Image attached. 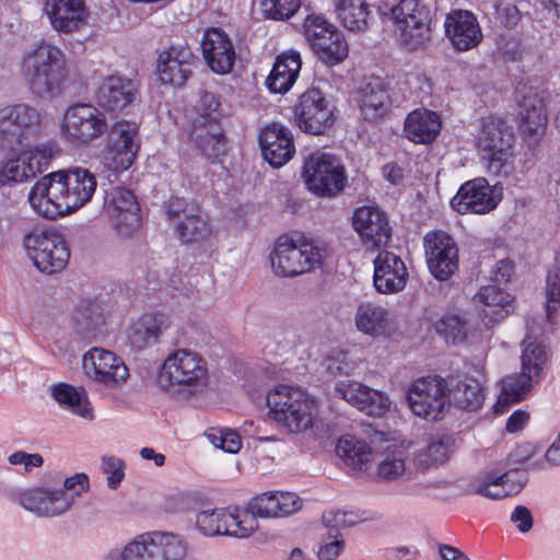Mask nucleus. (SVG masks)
Segmentation results:
<instances>
[{
	"mask_svg": "<svg viewBox=\"0 0 560 560\" xmlns=\"http://www.w3.org/2000/svg\"><path fill=\"white\" fill-rule=\"evenodd\" d=\"M445 34L453 46L460 51H466L477 46L482 33L475 15L469 11L454 10L446 15Z\"/></svg>",
	"mask_w": 560,
	"mask_h": 560,
	"instance_id": "obj_31",
	"label": "nucleus"
},
{
	"mask_svg": "<svg viewBox=\"0 0 560 560\" xmlns=\"http://www.w3.org/2000/svg\"><path fill=\"white\" fill-rule=\"evenodd\" d=\"M196 525L203 535H228L237 538L248 537L258 528L249 513L241 509H213L200 511L196 516Z\"/></svg>",
	"mask_w": 560,
	"mask_h": 560,
	"instance_id": "obj_17",
	"label": "nucleus"
},
{
	"mask_svg": "<svg viewBox=\"0 0 560 560\" xmlns=\"http://www.w3.org/2000/svg\"><path fill=\"white\" fill-rule=\"evenodd\" d=\"M269 418L287 432L299 434L311 429L316 419V405L298 387L280 385L267 394Z\"/></svg>",
	"mask_w": 560,
	"mask_h": 560,
	"instance_id": "obj_4",
	"label": "nucleus"
},
{
	"mask_svg": "<svg viewBox=\"0 0 560 560\" xmlns=\"http://www.w3.org/2000/svg\"><path fill=\"white\" fill-rule=\"evenodd\" d=\"M364 390L365 385L357 381H341L336 384V392L355 408L364 398Z\"/></svg>",
	"mask_w": 560,
	"mask_h": 560,
	"instance_id": "obj_62",
	"label": "nucleus"
},
{
	"mask_svg": "<svg viewBox=\"0 0 560 560\" xmlns=\"http://www.w3.org/2000/svg\"><path fill=\"white\" fill-rule=\"evenodd\" d=\"M106 115L91 103H75L66 108L60 132L73 145H89L108 132Z\"/></svg>",
	"mask_w": 560,
	"mask_h": 560,
	"instance_id": "obj_9",
	"label": "nucleus"
},
{
	"mask_svg": "<svg viewBox=\"0 0 560 560\" xmlns=\"http://www.w3.org/2000/svg\"><path fill=\"white\" fill-rule=\"evenodd\" d=\"M335 30L337 27L322 15L311 14L304 22L305 38L311 48L315 46V43L326 38Z\"/></svg>",
	"mask_w": 560,
	"mask_h": 560,
	"instance_id": "obj_54",
	"label": "nucleus"
},
{
	"mask_svg": "<svg viewBox=\"0 0 560 560\" xmlns=\"http://www.w3.org/2000/svg\"><path fill=\"white\" fill-rule=\"evenodd\" d=\"M275 492L276 504L279 506L277 508L278 517H285L301 510L302 500L296 493L279 491Z\"/></svg>",
	"mask_w": 560,
	"mask_h": 560,
	"instance_id": "obj_64",
	"label": "nucleus"
},
{
	"mask_svg": "<svg viewBox=\"0 0 560 560\" xmlns=\"http://www.w3.org/2000/svg\"><path fill=\"white\" fill-rule=\"evenodd\" d=\"M302 175L307 188L322 197L337 195L345 188L347 180L341 161L324 152H315L304 161Z\"/></svg>",
	"mask_w": 560,
	"mask_h": 560,
	"instance_id": "obj_13",
	"label": "nucleus"
},
{
	"mask_svg": "<svg viewBox=\"0 0 560 560\" xmlns=\"http://www.w3.org/2000/svg\"><path fill=\"white\" fill-rule=\"evenodd\" d=\"M383 15L393 22L398 40L407 50L423 49L431 42L433 14L422 0H399Z\"/></svg>",
	"mask_w": 560,
	"mask_h": 560,
	"instance_id": "obj_7",
	"label": "nucleus"
},
{
	"mask_svg": "<svg viewBox=\"0 0 560 560\" xmlns=\"http://www.w3.org/2000/svg\"><path fill=\"white\" fill-rule=\"evenodd\" d=\"M85 376L97 386L115 390L120 388L129 377V370L124 361L109 350L92 348L82 358Z\"/></svg>",
	"mask_w": 560,
	"mask_h": 560,
	"instance_id": "obj_18",
	"label": "nucleus"
},
{
	"mask_svg": "<svg viewBox=\"0 0 560 560\" xmlns=\"http://www.w3.org/2000/svg\"><path fill=\"white\" fill-rule=\"evenodd\" d=\"M546 316L551 319L560 304V268L555 267L548 271L546 281Z\"/></svg>",
	"mask_w": 560,
	"mask_h": 560,
	"instance_id": "obj_58",
	"label": "nucleus"
},
{
	"mask_svg": "<svg viewBox=\"0 0 560 560\" xmlns=\"http://www.w3.org/2000/svg\"><path fill=\"white\" fill-rule=\"evenodd\" d=\"M186 133L189 142L207 159L218 158L225 151L223 129L217 120L189 118Z\"/></svg>",
	"mask_w": 560,
	"mask_h": 560,
	"instance_id": "obj_27",
	"label": "nucleus"
},
{
	"mask_svg": "<svg viewBox=\"0 0 560 560\" xmlns=\"http://www.w3.org/2000/svg\"><path fill=\"white\" fill-rule=\"evenodd\" d=\"M520 105L522 133L534 139L542 137L547 126V115L541 100L536 94H530L524 96Z\"/></svg>",
	"mask_w": 560,
	"mask_h": 560,
	"instance_id": "obj_41",
	"label": "nucleus"
},
{
	"mask_svg": "<svg viewBox=\"0 0 560 560\" xmlns=\"http://www.w3.org/2000/svg\"><path fill=\"white\" fill-rule=\"evenodd\" d=\"M168 327V317L161 314H145L130 326L127 339L133 349L141 351L159 342Z\"/></svg>",
	"mask_w": 560,
	"mask_h": 560,
	"instance_id": "obj_33",
	"label": "nucleus"
},
{
	"mask_svg": "<svg viewBox=\"0 0 560 560\" xmlns=\"http://www.w3.org/2000/svg\"><path fill=\"white\" fill-rule=\"evenodd\" d=\"M362 117L369 121L383 118L390 107L388 84L380 77L364 79L357 92Z\"/></svg>",
	"mask_w": 560,
	"mask_h": 560,
	"instance_id": "obj_29",
	"label": "nucleus"
},
{
	"mask_svg": "<svg viewBox=\"0 0 560 560\" xmlns=\"http://www.w3.org/2000/svg\"><path fill=\"white\" fill-rule=\"evenodd\" d=\"M441 120L434 112L418 108L405 119L404 133L415 143L428 144L435 140L441 130Z\"/></svg>",
	"mask_w": 560,
	"mask_h": 560,
	"instance_id": "obj_34",
	"label": "nucleus"
},
{
	"mask_svg": "<svg viewBox=\"0 0 560 560\" xmlns=\"http://www.w3.org/2000/svg\"><path fill=\"white\" fill-rule=\"evenodd\" d=\"M158 385L162 392L175 399L188 401L199 398L210 386L208 362L192 349H175L161 364Z\"/></svg>",
	"mask_w": 560,
	"mask_h": 560,
	"instance_id": "obj_2",
	"label": "nucleus"
},
{
	"mask_svg": "<svg viewBox=\"0 0 560 560\" xmlns=\"http://www.w3.org/2000/svg\"><path fill=\"white\" fill-rule=\"evenodd\" d=\"M497 471L501 477L502 488L499 489L500 492L491 494L494 499H503L518 493L528 481V475L523 469H511L509 471L498 469Z\"/></svg>",
	"mask_w": 560,
	"mask_h": 560,
	"instance_id": "obj_52",
	"label": "nucleus"
},
{
	"mask_svg": "<svg viewBox=\"0 0 560 560\" xmlns=\"http://www.w3.org/2000/svg\"><path fill=\"white\" fill-rule=\"evenodd\" d=\"M354 230L370 248L386 246L392 237V226L386 213L378 207L358 208L352 218Z\"/></svg>",
	"mask_w": 560,
	"mask_h": 560,
	"instance_id": "obj_22",
	"label": "nucleus"
},
{
	"mask_svg": "<svg viewBox=\"0 0 560 560\" xmlns=\"http://www.w3.org/2000/svg\"><path fill=\"white\" fill-rule=\"evenodd\" d=\"M453 451V439L448 435H434L427 446V456L432 463L445 462Z\"/></svg>",
	"mask_w": 560,
	"mask_h": 560,
	"instance_id": "obj_60",
	"label": "nucleus"
},
{
	"mask_svg": "<svg viewBox=\"0 0 560 560\" xmlns=\"http://www.w3.org/2000/svg\"><path fill=\"white\" fill-rule=\"evenodd\" d=\"M322 520L325 533L331 535H342L341 529L352 527L357 523L352 513L334 510L325 512Z\"/></svg>",
	"mask_w": 560,
	"mask_h": 560,
	"instance_id": "obj_59",
	"label": "nucleus"
},
{
	"mask_svg": "<svg viewBox=\"0 0 560 560\" xmlns=\"http://www.w3.org/2000/svg\"><path fill=\"white\" fill-rule=\"evenodd\" d=\"M261 12L271 20H288L300 8V0H260Z\"/></svg>",
	"mask_w": 560,
	"mask_h": 560,
	"instance_id": "obj_55",
	"label": "nucleus"
},
{
	"mask_svg": "<svg viewBox=\"0 0 560 560\" xmlns=\"http://www.w3.org/2000/svg\"><path fill=\"white\" fill-rule=\"evenodd\" d=\"M96 187L93 173L86 168L73 167L42 177L32 187L28 201L39 215L54 220L86 205Z\"/></svg>",
	"mask_w": 560,
	"mask_h": 560,
	"instance_id": "obj_1",
	"label": "nucleus"
},
{
	"mask_svg": "<svg viewBox=\"0 0 560 560\" xmlns=\"http://www.w3.org/2000/svg\"><path fill=\"white\" fill-rule=\"evenodd\" d=\"M500 479L499 471L489 470L476 477L469 486L474 493L495 500L490 494L500 492L499 489L502 488Z\"/></svg>",
	"mask_w": 560,
	"mask_h": 560,
	"instance_id": "obj_57",
	"label": "nucleus"
},
{
	"mask_svg": "<svg viewBox=\"0 0 560 560\" xmlns=\"http://www.w3.org/2000/svg\"><path fill=\"white\" fill-rule=\"evenodd\" d=\"M325 255V248L312 242L296 245L288 236H280L270 254V260L276 275L294 277L319 266Z\"/></svg>",
	"mask_w": 560,
	"mask_h": 560,
	"instance_id": "obj_10",
	"label": "nucleus"
},
{
	"mask_svg": "<svg viewBox=\"0 0 560 560\" xmlns=\"http://www.w3.org/2000/svg\"><path fill=\"white\" fill-rule=\"evenodd\" d=\"M423 241L432 276L441 281L450 279L458 268V248L453 237L443 231H433Z\"/></svg>",
	"mask_w": 560,
	"mask_h": 560,
	"instance_id": "obj_21",
	"label": "nucleus"
},
{
	"mask_svg": "<svg viewBox=\"0 0 560 560\" xmlns=\"http://www.w3.org/2000/svg\"><path fill=\"white\" fill-rule=\"evenodd\" d=\"M186 545L173 533L153 530L137 535L120 551L121 560H183Z\"/></svg>",
	"mask_w": 560,
	"mask_h": 560,
	"instance_id": "obj_11",
	"label": "nucleus"
},
{
	"mask_svg": "<svg viewBox=\"0 0 560 560\" xmlns=\"http://www.w3.org/2000/svg\"><path fill=\"white\" fill-rule=\"evenodd\" d=\"M104 208L119 237H131L139 230L140 208L131 190L124 187L113 188L105 197Z\"/></svg>",
	"mask_w": 560,
	"mask_h": 560,
	"instance_id": "obj_20",
	"label": "nucleus"
},
{
	"mask_svg": "<svg viewBox=\"0 0 560 560\" xmlns=\"http://www.w3.org/2000/svg\"><path fill=\"white\" fill-rule=\"evenodd\" d=\"M448 394L459 408L467 411L480 409L485 401L483 388L474 377L463 378Z\"/></svg>",
	"mask_w": 560,
	"mask_h": 560,
	"instance_id": "obj_46",
	"label": "nucleus"
},
{
	"mask_svg": "<svg viewBox=\"0 0 560 560\" xmlns=\"http://www.w3.org/2000/svg\"><path fill=\"white\" fill-rule=\"evenodd\" d=\"M302 66L301 57L295 51H289L277 57L273 68L266 80V85L272 93H287L295 82Z\"/></svg>",
	"mask_w": 560,
	"mask_h": 560,
	"instance_id": "obj_36",
	"label": "nucleus"
},
{
	"mask_svg": "<svg viewBox=\"0 0 560 560\" xmlns=\"http://www.w3.org/2000/svg\"><path fill=\"white\" fill-rule=\"evenodd\" d=\"M202 56L210 69L219 74L229 73L235 61V49L229 35L221 28H209L201 39Z\"/></svg>",
	"mask_w": 560,
	"mask_h": 560,
	"instance_id": "obj_26",
	"label": "nucleus"
},
{
	"mask_svg": "<svg viewBox=\"0 0 560 560\" xmlns=\"http://www.w3.org/2000/svg\"><path fill=\"white\" fill-rule=\"evenodd\" d=\"M407 459L408 453L404 447L388 450L377 463V477L386 481L398 479L406 471Z\"/></svg>",
	"mask_w": 560,
	"mask_h": 560,
	"instance_id": "obj_48",
	"label": "nucleus"
},
{
	"mask_svg": "<svg viewBox=\"0 0 560 560\" xmlns=\"http://www.w3.org/2000/svg\"><path fill=\"white\" fill-rule=\"evenodd\" d=\"M194 61L195 56L188 46H171L158 59L160 81L172 86H183L192 73Z\"/></svg>",
	"mask_w": 560,
	"mask_h": 560,
	"instance_id": "obj_25",
	"label": "nucleus"
},
{
	"mask_svg": "<svg viewBox=\"0 0 560 560\" xmlns=\"http://www.w3.org/2000/svg\"><path fill=\"white\" fill-rule=\"evenodd\" d=\"M435 330L447 343H460L467 336L466 322L454 314L442 316L435 323Z\"/></svg>",
	"mask_w": 560,
	"mask_h": 560,
	"instance_id": "obj_49",
	"label": "nucleus"
},
{
	"mask_svg": "<svg viewBox=\"0 0 560 560\" xmlns=\"http://www.w3.org/2000/svg\"><path fill=\"white\" fill-rule=\"evenodd\" d=\"M211 444L228 453H236L241 447V439L234 431H215L207 434Z\"/></svg>",
	"mask_w": 560,
	"mask_h": 560,
	"instance_id": "obj_61",
	"label": "nucleus"
},
{
	"mask_svg": "<svg viewBox=\"0 0 560 560\" xmlns=\"http://www.w3.org/2000/svg\"><path fill=\"white\" fill-rule=\"evenodd\" d=\"M102 468L104 474L107 475V486L110 489H116L125 476L124 462L113 456H104L102 458Z\"/></svg>",
	"mask_w": 560,
	"mask_h": 560,
	"instance_id": "obj_63",
	"label": "nucleus"
},
{
	"mask_svg": "<svg viewBox=\"0 0 560 560\" xmlns=\"http://www.w3.org/2000/svg\"><path fill=\"white\" fill-rule=\"evenodd\" d=\"M475 301L482 304L481 315L489 323H498L514 310L513 298L497 285H487L475 295Z\"/></svg>",
	"mask_w": 560,
	"mask_h": 560,
	"instance_id": "obj_37",
	"label": "nucleus"
},
{
	"mask_svg": "<svg viewBox=\"0 0 560 560\" xmlns=\"http://www.w3.org/2000/svg\"><path fill=\"white\" fill-rule=\"evenodd\" d=\"M259 144L264 159L273 167L285 164L295 152L291 131L278 122H272L261 130Z\"/></svg>",
	"mask_w": 560,
	"mask_h": 560,
	"instance_id": "obj_30",
	"label": "nucleus"
},
{
	"mask_svg": "<svg viewBox=\"0 0 560 560\" xmlns=\"http://www.w3.org/2000/svg\"><path fill=\"white\" fill-rule=\"evenodd\" d=\"M354 322L361 332L380 337L389 329L392 317L386 307L373 302H363L355 311Z\"/></svg>",
	"mask_w": 560,
	"mask_h": 560,
	"instance_id": "obj_38",
	"label": "nucleus"
},
{
	"mask_svg": "<svg viewBox=\"0 0 560 560\" xmlns=\"http://www.w3.org/2000/svg\"><path fill=\"white\" fill-rule=\"evenodd\" d=\"M44 11L52 28L63 34L83 28L90 15L84 0H45Z\"/></svg>",
	"mask_w": 560,
	"mask_h": 560,
	"instance_id": "obj_24",
	"label": "nucleus"
},
{
	"mask_svg": "<svg viewBox=\"0 0 560 560\" xmlns=\"http://www.w3.org/2000/svg\"><path fill=\"white\" fill-rule=\"evenodd\" d=\"M16 153L15 158L9 159L0 167V184L9 182H26L43 173L49 165L52 158L59 153L55 142H47L25 150H11Z\"/></svg>",
	"mask_w": 560,
	"mask_h": 560,
	"instance_id": "obj_16",
	"label": "nucleus"
},
{
	"mask_svg": "<svg viewBox=\"0 0 560 560\" xmlns=\"http://www.w3.org/2000/svg\"><path fill=\"white\" fill-rule=\"evenodd\" d=\"M346 548L343 535L322 534L316 552L318 560H337Z\"/></svg>",
	"mask_w": 560,
	"mask_h": 560,
	"instance_id": "obj_56",
	"label": "nucleus"
},
{
	"mask_svg": "<svg viewBox=\"0 0 560 560\" xmlns=\"http://www.w3.org/2000/svg\"><path fill=\"white\" fill-rule=\"evenodd\" d=\"M390 405L387 394L365 385L364 398L357 409L370 417L381 418L390 409Z\"/></svg>",
	"mask_w": 560,
	"mask_h": 560,
	"instance_id": "obj_50",
	"label": "nucleus"
},
{
	"mask_svg": "<svg viewBox=\"0 0 560 560\" xmlns=\"http://www.w3.org/2000/svg\"><path fill=\"white\" fill-rule=\"evenodd\" d=\"M334 121L332 107L318 89L306 90L294 106V122L303 132L322 135Z\"/></svg>",
	"mask_w": 560,
	"mask_h": 560,
	"instance_id": "obj_19",
	"label": "nucleus"
},
{
	"mask_svg": "<svg viewBox=\"0 0 560 560\" xmlns=\"http://www.w3.org/2000/svg\"><path fill=\"white\" fill-rule=\"evenodd\" d=\"M139 127L136 122L119 121L115 124L108 135V147L121 156V165L129 167L140 148Z\"/></svg>",
	"mask_w": 560,
	"mask_h": 560,
	"instance_id": "obj_35",
	"label": "nucleus"
},
{
	"mask_svg": "<svg viewBox=\"0 0 560 560\" xmlns=\"http://www.w3.org/2000/svg\"><path fill=\"white\" fill-rule=\"evenodd\" d=\"M499 202L494 195L493 186L483 177L468 180L460 186L457 194L451 200V206L458 213L483 214L493 210Z\"/></svg>",
	"mask_w": 560,
	"mask_h": 560,
	"instance_id": "obj_23",
	"label": "nucleus"
},
{
	"mask_svg": "<svg viewBox=\"0 0 560 560\" xmlns=\"http://www.w3.org/2000/svg\"><path fill=\"white\" fill-rule=\"evenodd\" d=\"M167 220L173 222L182 243H200L212 234L208 214L196 203L174 197L165 203Z\"/></svg>",
	"mask_w": 560,
	"mask_h": 560,
	"instance_id": "obj_15",
	"label": "nucleus"
},
{
	"mask_svg": "<svg viewBox=\"0 0 560 560\" xmlns=\"http://www.w3.org/2000/svg\"><path fill=\"white\" fill-rule=\"evenodd\" d=\"M89 489V477L74 474L63 481V489L33 488L16 494L13 500L39 517H54L69 511L75 498Z\"/></svg>",
	"mask_w": 560,
	"mask_h": 560,
	"instance_id": "obj_8",
	"label": "nucleus"
},
{
	"mask_svg": "<svg viewBox=\"0 0 560 560\" xmlns=\"http://www.w3.org/2000/svg\"><path fill=\"white\" fill-rule=\"evenodd\" d=\"M277 508L279 506L276 504V492L270 491L258 494L250 499L246 509L242 510V512L249 513L257 522V517L277 518Z\"/></svg>",
	"mask_w": 560,
	"mask_h": 560,
	"instance_id": "obj_51",
	"label": "nucleus"
},
{
	"mask_svg": "<svg viewBox=\"0 0 560 560\" xmlns=\"http://www.w3.org/2000/svg\"><path fill=\"white\" fill-rule=\"evenodd\" d=\"M338 21L350 32L360 33L369 27L371 15L366 0H331Z\"/></svg>",
	"mask_w": 560,
	"mask_h": 560,
	"instance_id": "obj_40",
	"label": "nucleus"
},
{
	"mask_svg": "<svg viewBox=\"0 0 560 560\" xmlns=\"http://www.w3.org/2000/svg\"><path fill=\"white\" fill-rule=\"evenodd\" d=\"M22 74L36 98L52 101L62 95L69 78L66 55L59 47L43 40L24 55Z\"/></svg>",
	"mask_w": 560,
	"mask_h": 560,
	"instance_id": "obj_3",
	"label": "nucleus"
},
{
	"mask_svg": "<svg viewBox=\"0 0 560 560\" xmlns=\"http://www.w3.org/2000/svg\"><path fill=\"white\" fill-rule=\"evenodd\" d=\"M337 455L353 469H366L372 459L371 447L352 435H343L338 440L336 446Z\"/></svg>",
	"mask_w": 560,
	"mask_h": 560,
	"instance_id": "obj_42",
	"label": "nucleus"
},
{
	"mask_svg": "<svg viewBox=\"0 0 560 560\" xmlns=\"http://www.w3.org/2000/svg\"><path fill=\"white\" fill-rule=\"evenodd\" d=\"M514 142L513 128L504 119L492 116L481 119L477 148L489 175L505 178L513 172Z\"/></svg>",
	"mask_w": 560,
	"mask_h": 560,
	"instance_id": "obj_5",
	"label": "nucleus"
},
{
	"mask_svg": "<svg viewBox=\"0 0 560 560\" xmlns=\"http://www.w3.org/2000/svg\"><path fill=\"white\" fill-rule=\"evenodd\" d=\"M539 380L522 370L518 374H511L501 381V392L494 405L495 413H503L510 404L518 402L526 397L534 384Z\"/></svg>",
	"mask_w": 560,
	"mask_h": 560,
	"instance_id": "obj_39",
	"label": "nucleus"
},
{
	"mask_svg": "<svg viewBox=\"0 0 560 560\" xmlns=\"http://www.w3.org/2000/svg\"><path fill=\"white\" fill-rule=\"evenodd\" d=\"M407 401L417 417L436 421L450 401L447 383L438 375L419 377L408 387Z\"/></svg>",
	"mask_w": 560,
	"mask_h": 560,
	"instance_id": "obj_14",
	"label": "nucleus"
},
{
	"mask_svg": "<svg viewBox=\"0 0 560 560\" xmlns=\"http://www.w3.org/2000/svg\"><path fill=\"white\" fill-rule=\"evenodd\" d=\"M24 248L34 265L45 273L62 270L70 257L61 234L52 230L35 229L23 238Z\"/></svg>",
	"mask_w": 560,
	"mask_h": 560,
	"instance_id": "obj_12",
	"label": "nucleus"
},
{
	"mask_svg": "<svg viewBox=\"0 0 560 560\" xmlns=\"http://www.w3.org/2000/svg\"><path fill=\"white\" fill-rule=\"evenodd\" d=\"M137 92L138 86L133 80L110 75L98 86L96 101L100 107L108 112H120L136 100Z\"/></svg>",
	"mask_w": 560,
	"mask_h": 560,
	"instance_id": "obj_32",
	"label": "nucleus"
},
{
	"mask_svg": "<svg viewBox=\"0 0 560 560\" xmlns=\"http://www.w3.org/2000/svg\"><path fill=\"white\" fill-rule=\"evenodd\" d=\"M523 346L522 370L540 381V374L547 361L546 348L542 342L533 338L532 332H527Z\"/></svg>",
	"mask_w": 560,
	"mask_h": 560,
	"instance_id": "obj_47",
	"label": "nucleus"
},
{
	"mask_svg": "<svg viewBox=\"0 0 560 560\" xmlns=\"http://www.w3.org/2000/svg\"><path fill=\"white\" fill-rule=\"evenodd\" d=\"M44 113L26 103L0 109V147L3 150H25L35 147L44 132Z\"/></svg>",
	"mask_w": 560,
	"mask_h": 560,
	"instance_id": "obj_6",
	"label": "nucleus"
},
{
	"mask_svg": "<svg viewBox=\"0 0 560 560\" xmlns=\"http://www.w3.org/2000/svg\"><path fill=\"white\" fill-rule=\"evenodd\" d=\"M312 50L327 66L340 63L349 52L343 34L338 28L328 34L326 38L315 43Z\"/></svg>",
	"mask_w": 560,
	"mask_h": 560,
	"instance_id": "obj_45",
	"label": "nucleus"
},
{
	"mask_svg": "<svg viewBox=\"0 0 560 560\" xmlns=\"http://www.w3.org/2000/svg\"><path fill=\"white\" fill-rule=\"evenodd\" d=\"M77 332L84 339H93L104 325V317L97 303L84 302L73 314Z\"/></svg>",
	"mask_w": 560,
	"mask_h": 560,
	"instance_id": "obj_43",
	"label": "nucleus"
},
{
	"mask_svg": "<svg viewBox=\"0 0 560 560\" xmlns=\"http://www.w3.org/2000/svg\"><path fill=\"white\" fill-rule=\"evenodd\" d=\"M220 100L208 91H201L189 118H205V120H217L221 116Z\"/></svg>",
	"mask_w": 560,
	"mask_h": 560,
	"instance_id": "obj_53",
	"label": "nucleus"
},
{
	"mask_svg": "<svg viewBox=\"0 0 560 560\" xmlns=\"http://www.w3.org/2000/svg\"><path fill=\"white\" fill-rule=\"evenodd\" d=\"M52 397L78 416L89 420L93 418V409L83 388L60 383L52 388Z\"/></svg>",
	"mask_w": 560,
	"mask_h": 560,
	"instance_id": "obj_44",
	"label": "nucleus"
},
{
	"mask_svg": "<svg viewBox=\"0 0 560 560\" xmlns=\"http://www.w3.org/2000/svg\"><path fill=\"white\" fill-rule=\"evenodd\" d=\"M408 271L402 259L392 252H381L374 259L373 283L377 292L397 293L407 283Z\"/></svg>",
	"mask_w": 560,
	"mask_h": 560,
	"instance_id": "obj_28",
	"label": "nucleus"
}]
</instances>
